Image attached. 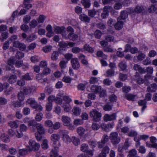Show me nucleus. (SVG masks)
<instances>
[{
	"instance_id": "obj_34",
	"label": "nucleus",
	"mask_w": 157,
	"mask_h": 157,
	"mask_svg": "<svg viewBox=\"0 0 157 157\" xmlns=\"http://www.w3.org/2000/svg\"><path fill=\"white\" fill-rule=\"evenodd\" d=\"M67 62L63 60L61 61L60 62L59 66L62 69L61 71L62 72H64L63 70L67 67L66 64Z\"/></svg>"
},
{
	"instance_id": "obj_22",
	"label": "nucleus",
	"mask_w": 157,
	"mask_h": 157,
	"mask_svg": "<svg viewBox=\"0 0 157 157\" xmlns=\"http://www.w3.org/2000/svg\"><path fill=\"white\" fill-rule=\"evenodd\" d=\"M80 19L82 21L89 22L90 21V17L84 14H82L79 16Z\"/></svg>"
},
{
	"instance_id": "obj_62",
	"label": "nucleus",
	"mask_w": 157,
	"mask_h": 157,
	"mask_svg": "<svg viewBox=\"0 0 157 157\" xmlns=\"http://www.w3.org/2000/svg\"><path fill=\"white\" fill-rule=\"evenodd\" d=\"M45 91L46 94H50L52 92L53 89L51 87L47 86L45 88Z\"/></svg>"
},
{
	"instance_id": "obj_17",
	"label": "nucleus",
	"mask_w": 157,
	"mask_h": 157,
	"mask_svg": "<svg viewBox=\"0 0 157 157\" xmlns=\"http://www.w3.org/2000/svg\"><path fill=\"white\" fill-rule=\"evenodd\" d=\"M157 89V85L155 83H152L148 86L147 90L148 92H155Z\"/></svg>"
},
{
	"instance_id": "obj_12",
	"label": "nucleus",
	"mask_w": 157,
	"mask_h": 157,
	"mask_svg": "<svg viewBox=\"0 0 157 157\" xmlns=\"http://www.w3.org/2000/svg\"><path fill=\"white\" fill-rule=\"evenodd\" d=\"M90 90L92 92L97 93L101 92L102 88L101 86L93 85L91 86Z\"/></svg>"
},
{
	"instance_id": "obj_7",
	"label": "nucleus",
	"mask_w": 157,
	"mask_h": 157,
	"mask_svg": "<svg viewBox=\"0 0 157 157\" xmlns=\"http://www.w3.org/2000/svg\"><path fill=\"white\" fill-rule=\"evenodd\" d=\"M13 45L14 47L18 48L22 51H24L26 48V46L25 44L18 41H14L13 42Z\"/></svg>"
},
{
	"instance_id": "obj_25",
	"label": "nucleus",
	"mask_w": 157,
	"mask_h": 157,
	"mask_svg": "<svg viewBox=\"0 0 157 157\" xmlns=\"http://www.w3.org/2000/svg\"><path fill=\"white\" fill-rule=\"evenodd\" d=\"M1 140L5 143L9 142L10 141V139L8 135L3 134L0 136Z\"/></svg>"
},
{
	"instance_id": "obj_58",
	"label": "nucleus",
	"mask_w": 157,
	"mask_h": 157,
	"mask_svg": "<svg viewBox=\"0 0 157 157\" xmlns=\"http://www.w3.org/2000/svg\"><path fill=\"white\" fill-rule=\"evenodd\" d=\"M59 45L60 48H64L67 47V42L61 41L59 42Z\"/></svg>"
},
{
	"instance_id": "obj_1",
	"label": "nucleus",
	"mask_w": 157,
	"mask_h": 157,
	"mask_svg": "<svg viewBox=\"0 0 157 157\" xmlns=\"http://www.w3.org/2000/svg\"><path fill=\"white\" fill-rule=\"evenodd\" d=\"M90 116L95 122H98L101 119L102 114L95 109H92L90 113Z\"/></svg>"
},
{
	"instance_id": "obj_57",
	"label": "nucleus",
	"mask_w": 157,
	"mask_h": 157,
	"mask_svg": "<svg viewBox=\"0 0 157 157\" xmlns=\"http://www.w3.org/2000/svg\"><path fill=\"white\" fill-rule=\"evenodd\" d=\"M103 12L101 13V17L102 19H105L108 17L109 15V11H105L103 10Z\"/></svg>"
},
{
	"instance_id": "obj_47",
	"label": "nucleus",
	"mask_w": 157,
	"mask_h": 157,
	"mask_svg": "<svg viewBox=\"0 0 157 157\" xmlns=\"http://www.w3.org/2000/svg\"><path fill=\"white\" fill-rule=\"evenodd\" d=\"M128 16V14L127 11H122L121 13V14L120 16L121 19L122 20H124Z\"/></svg>"
},
{
	"instance_id": "obj_5",
	"label": "nucleus",
	"mask_w": 157,
	"mask_h": 157,
	"mask_svg": "<svg viewBox=\"0 0 157 157\" xmlns=\"http://www.w3.org/2000/svg\"><path fill=\"white\" fill-rule=\"evenodd\" d=\"M14 61L12 59H10L8 61V65L6 67V71H10L12 73H14L15 72V68L13 66L14 64Z\"/></svg>"
},
{
	"instance_id": "obj_38",
	"label": "nucleus",
	"mask_w": 157,
	"mask_h": 157,
	"mask_svg": "<svg viewBox=\"0 0 157 157\" xmlns=\"http://www.w3.org/2000/svg\"><path fill=\"white\" fill-rule=\"evenodd\" d=\"M114 70L112 69H108L106 71V76L108 77L113 76L114 75Z\"/></svg>"
},
{
	"instance_id": "obj_15",
	"label": "nucleus",
	"mask_w": 157,
	"mask_h": 157,
	"mask_svg": "<svg viewBox=\"0 0 157 157\" xmlns=\"http://www.w3.org/2000/svg\"><path fill=\"white\" fill-rule=\"evenodd\" d=\"M37 103V102L33 98H28L26 102V104L29 105L32 108H33L36 105Z\"/></svg>"
},
{
	"instance_id": "obj_23",
	"label": "nucleus",
	"mask_w": 157,
	"mask_h": 157,
	"mask_svg": "<svg viewBox=\"0 0 157 157\" xmlns=\"http://www.w3.org/2000/svg\"><path fill=\"white\" fill-rule=\"evenodd\" d=\"M8 124L11 128H16L18 127L19 121H10L8 123Z\"/></svg>"
},
{
	"instance_id": "obj_21",
	"label": "nucleus",
	"mask_w": 157,
	"mask_h": 157,
	"mask_svg": "<svg viewBox=\"0 0 157 157\" xmlns=\"http://www.w3.org/2000/svg\"><path fill=\"white\" fill-rule=\"evenodd\" d=\"M138 103L140 106H142L141 111L143 112L147 107L146 104L147 101L145 100H140L138 101Z\"/></svg>"
},
{
	"instance_id": "obj_46",
	"label": "nucleus",
	"mask_w": 157,
	"mask_h": 157,
	"mask_svg": "<svg viewBox=\"0 0 157 157\" xmlns=\"http://www.w3.org/2000/svg\"><path fill=\"white\" fill-rule=\"evenodd\" d=\"M17 98L20 101H22L24 100L25 96L22 92L20 91L18 93Z\"/></svg>"
},
{
	"instance_id": "obj_10",
	"label": "nucleus",
	"mask_w": 157,
	"mask_h": 157,
	"mask_svg": "<svg viewBox=\"0 0 157 157\" xmlns=\"http://www.w3.org/2000/svg\"><path fill=\"white\" fill-rule=\"evenodd\" d=\"M116 115L115 113H113L111 115L105 114L104 117V120L105 121L113 120L116 119Z\"/></svg>"
},
{
	"instance_id": "obj_40",
	"label": "nucleus",
	"mask_w": 157,
	"mask_h": 157,
	"mask_svg": "<svg viewBox=\"0 0 157 157\" xmlns=\"http://www.w3.org/2000/svg\"><path fill=\"white\" fill-rule=\"evenodd\" d=\"M136 96L135 95L130 94L125 95V97L128 100L132 101H134Z\"/></svg>"
},
{
	"instance_id": "obj_11",
	"label": "nucleus",
	"mask_w": 157,
	"mask_h": 157,
	"mask_svg": "<svg viewBox=\"0 0 157 157\" xmlns=\"http://www.w3.org/2000/svg\"><path fill=\"white\" fill-rule=\"evenodd\" d=\"M144 10V8L143 6H137L135 7L134 9L130 10L131 13H139Z\"/></svg>"
},
{
	"instance_id": "obj_16",
	"label": "nucleus",
	"mask_w": 157,
	"mask_h": 157,
	"mask_svg": "<svg viewBox=\"0 0 157 157\" xmlns=\"http://www.w3.org/2000/svg\"><path fill=\"white\" fill-rule=\"evenodd\" d=\"M119 18H118L117 22L114 25V26L116 30H120L123 27V22L121 21L120 19L119 20Z\"/></svg>"
},
{
	"instance_id": "obj_41",
	"label": "nucleus",
	"mask_w": 157,
	"mask_h": 157,
	"mask_svg": "<svg viewBox=\"0 0 157 157\" xmlns=\"http://www.w3.org/2000/svg\"><path fill=\"white\" fill-rule=\"evenodd\" d=\"M64 110L66 112H68L71 109L70 105L69 103H64L63 105Z\"/></svg>"
},
{
	"instance_id": "obj_53",
	"label": "nucleus",
	"mask_w": 157,
	"mask_h": 157,
	"mask_svg": "<svg viewBox=\"0 0 157 157\" xmlns=\"http://www.w3.org/2000/svg\"><path fill=\"white\" fill-rule=\"evenodd\" d=\"M101 35V32L98 30H96L94 33V36L95 38L97 39H100Z\"/></svg>"
},
{
	"instance_id": "obj_29",
	"label": "nucleus",
	"mask_w": 157,
	"mask_h": 157,
	"mask_svg": "<svg viewBox=\"0 0 157 157\" xmlns=\"http://www.w3.org/2000/svg\"><path fill=\"white\" fill-rule=\"evenodd\" d=\"M44 75L41 74H37L36 76V79L39 81L43 82H45L47 80L46 78L43 79Z\"/></svg>"
},
{
	"instance_id": "obj_27",
	"label": "nucleus",
	"mask_w": 157,
	"mask_h": 157,
	"mask_svg": "<svg viewBox=\"0 0 157 157\" xmlns=\"http://www.w3.org/2000/svg\"><path fill=\"white\" fill-rule=\"evenodd\" d=\"M36 38V36L32 34L27 37L26 40L28 42H30L35 40Z\"/></svg>"
},
{
	"instance_id": "obj_44",
	"label": "nucleus",
	"mask_w": 157,
	"mask_h": 157,
	"mask_svg": "<svg viewBox=\"0 0 157 157\" xmlns=\"http://www.w3.org/2000/svg\"><path fill=\"white\" fill-rule=\"evenodd\" d=\"M59 53L57 52H54L52 54L51 59L53 60H56L58 59Z\"/></svg>"
},
{
	"instance_id": "obj_42",
	"label": "nucleus",
	"mask_w": 157,
	"mask_h": 157,
	"mask_svg": "<svg viewBox=\"0 0 157 157\" xmlns=\"http://www.w3.org/2000/svg\"><path fill=\"white\" fill-rule=\"evenodd\" d=\"M71 140L73 144L75 146H77L80 144V141L79 139L75 137H72Z\"/></svg>"
},
{
	"instance_id": "obj_54",
	"label": "nucleus",
	"mask_w": 157,
	"mask_h": 157,
	"mask_svg": "<svg viewBox=\"0 0 157 157\" xmlns=\"http://www.w3.org/2000/svg\"><path fill=\"white\" fill-rule=\"evenodd\" d=\"M97 55L98 57H101L105 59H107V56L104 54L102 51H98L97 52Z\"/></svg>"
},
{
	"instance_id": "obj_52",
	"label": "nucleus",
	"mask_w": 157,
	"mask_h": 157,
	"mask_svg": "<svg viewBox=\"0 0 157 157\" xmlns=\"http://www.w3.org/2000/svg\"><path fill=\"white\" fill-rule=\"evenodd\" d=\"M89 149L88 145L86 144H82L81 146V150L82 151H86Z\"/></svg>"
},
{
	"instance_id": "obj_37",
	"label": "nucleus",
	"mask_w": 157,
	"mask_h": 157,
	"mask_svg": "<svg viewBox=\"0 0 157 157\" xmlns=\"http://www.w3.org/2000/svg\"><path fill=\"white\" fill-rule=\"evenodd\" d=\"M41 145L43 149L46 150L48 149V141L46 139L44 140Z\"/></svg>"
},
{
	"instance_id": "obj_9",
	"label": "nucleus",
	"mask_w": 157,
	"mask_h": 157,
	"mask_svg": "<svg viewBox=\"0 0 157 157\" xmlns=\"http://www.w3.org/2000/svg\"><path fill=\"white\" fill-rule=\"evenodd\" d=\"M71 63L73 68L78 70L80 67V64L78 59L76 58H72L71 60Z\"/></svg>"
},
{
	"instance_id": "obj_48",
	"label": "nucleus",
	"mask_w": 157,
	"mask_h": 157,
	"mask_svg": "<svg viewBox=\"0 0 157 157\" xmlns=\"http://www.w3.org/2000/svg\"><path fill=\"white\" fill-rule=\"evenodd\" d=\"M84 49L90 53H92L94 51V49L90 47L89 45L86 44L84 46Z\"/></svg>"
},
{
	"instance_id": "obj_56",
	"label": "nucleus",
	"mask_w": 157,
	"mask_h": 157,
	"mask_svg": "<svg viewBox=\"0 0 157 157\" xmlns=\"http://www.w3.org/2000/svg\"><path fill=\"white\" fill-rule=\"evenodd\" d=\"M24 56V53L20 52H17L15 55L16 57L18 59H21L23 58Z\"/></svg>"
},
{
	"instance_id": "obj_14",
	"label": "nucleus",
	"mask_w": 157,
	"mask_h": 157,
	"mask_svg": "<svg viewBox=\"0 0 157 157\" xmlns=\"http://www.w3.org/2000/svg\"><path fill=\"white\" fill-rule=\"evenodd\" d=\"M36 128L38 132L40 134H43L45 132V129L42 124L40 123L36 124Z\"/></svg>"
},
{
	"instance_id": "obj_39",
	"label": "nucleus",
	"mask_w": 157,
	"mask_h": 157,
	"mask_svg": "<svg viewBox=\"0 0 157 157\" xmlns=\"http://www.w3.org/2000/svg\"><path fill=\"white\" fill-rule=\"evenodd\" d=\"M22 78L24 80L30 81L32 80L33 78L30 75L29 73H27L22 76Z\"/></svg>"
},
{
	"instance_id": "obj_61",
	"label": "nucleus",
	"mask_w": 157,
	"mask_h": 157,
	"mask_svg": "<svg viewBox=\"0 0 157 157\" xmlns=\"http://www.w3.org/2000/svg\"><path fill=\"white\" fill-rule=\"evenodd\" d=\"M109 99L111 102H114L116 101L117 97L115 95L113 94L109 96Z\"/></svg>"
},
{
	"instance_id": "obj_60",
	"label": "nucleus",
	"mask_w": 157,
	"mask_h": 157,
	"mask_svg": "<svg viewBox=\"0 0 157 157\" xmlns=\"http://www.w3.org/2000/svg\"><path fill=\"white\" fill-rule=\"evenodd\" d=\"M109 137L106 135H104L102 137L101 141L105 144L109 140Z\"/></svg>"
},
{
	"instance_id": "obj_33",
	"label": "nucleus",
	"mask_w": 157,
	"mask_h": 157,
	"mask_svg": "<svg viewBox=\"0 0 157 157\" xmlns=\"http://www.w3.org/2000/svg\"><path fill=\"white\" fill-rule=\"evenodd\" d=\"M17 80V76L15 75H12L9 78L8 81L10 83L12 84L16 82Z\"/></svg>"
},
{
	"instance_id": "obj_35",
	"label": "nucleus",
	"mask_w": 157,
	"mask_h": 157,
	"mask_svg": "<svg viewBox=\"0 0 157 157\" xmlns=\"http://www.w3.org/2000/svg\"><path fill=\"white\" fill-rule=\"evenodd\" d=\"M118 66L121 70L122 71L125 70L127 67L126 63L124 61H122L120 62L118 64Z\"/></svg>"
},
{
	"instance_id": "obj_26",
	"label": "nucleus",
	"mask_w": 157,
	"mask_h": 157,
	"mask_svg": "<svg viewBox=\"0 0 157 157\" xmlns=\"http://www.w3.org/2000/svg\"><path fill=\"white\" fill-rule=\"evenodd\" d=\"M72 111L74 115L78 116L80 115L81 110V109L79 107H74L72 109Z\"/></svg>"
},
{
	"instance_id": "obj_31",
	"label": "nucleus",
	"mask_w": 157,
	"mask_h": 157,
	"mask_svg": "<svg viewBox=\"0 0 157 157\" xmlns=\"http://www.w3.org/2000/svg\"><path fill=\"white\" fill-rule=\"evenodd\" d=\"M81 3L85 8H89L91 5L90 1L89 0H81Z\"/></svg>"
},
{
	"instance_id": "obj_13",
	"label": "nucleus",
	"mask_w": 157,
	"mask_h": 157,
	"mask_svg": "<svg viewBox=\"0 0 157 157\" xmlns=\"http://www.w3.org/2000/svg\"><path fill=\"white\" fill-rule=\"evenodd\" d=\"M133 69L136 71H138L139 73L141 74L145 73L146 70L142 67L141 66L138 64H135L133 66Z\"/></svg>"
},
{
	"instance_id": "obj_49",
	"label": "nucleus",
	"mask_w": 157,
	"mask_h": 157,
	"mask_svg": "<svg viewBox=\"0 0 157 157\" xmlns=\"http://www.w3.org/2000/svg\"><path fill=\"white\" fill-rule=\"evenodd\" d=\"M157 9V7H156L154 5H151L148 8V11L150 13H153L155 12Z\"/></svg>"
},
{
	"instance_id": "obj_32",
	"label": "nucleus",
	"mask_w": 157,
	"mask_h": 157,
	"mask_svg": "<svg viewBox=\"0 0 157 157\" xmlns=\"http://www.w3.org/2000/svg\"><path fill=\"white\" fill-rule=\"evenodd\" d=\"M97 13V11L94 9L90 10L88 11V15L91 17H93Z\"/></svg>"
},
{
	"instance_id": "obj_24",
	"label": "nucleus",
	"mask_w": 157,
	"mask_h": 157,
	"mask_svg": "<svg viewBox=\"0 0 157 157\" xmlns=\"http://www.w3.org/2000/svg\"><path fill=\"white\" fill-rule=\"evenodd\" d=\"M76 130L78 134L81 137H82L86 132V130L81 127L78 128Z\"/></svg>"
},
{
	"instance_id": "obj_18",
	"label": "nucleus",
	"mask_w": 157,
	"mask_h": 157,
	"mask_svg": "<svg viewBox=\"0 0 157 157\" xmlns=\"http://www.w3.org/2000/svg\"><path fill=\"white\" fill-rule=\"evenodd\" d=\"M61 120L65 126L67 125L71 121L70 118L66 116H62Z\"/></svg>"
},
{
	"instance_id": "obj_4",
	"label": "nucleus",
	"mask_w": 157,
	"mask_h": 157,
	"mask_svg": "<svg viewBox=\"0 0 157 157\" xmlns=\"http://www.w3.org/2000/svg\"><path fill=\"white\" fill-rule=\"evenodd\" d=\"M59 133L62 134L63 140L66 143L68 144L71 142V139L68 135V132L67 131L62 130L60 131Z\"/></svg>"
},
{
	"instance_id": "obj_51",
	"label": "nucleus",
	"mask_w": 157,
	"mask_h": 157,
	"mask_svg": "<svg viewBox=\"0 0 157 157\" xmlns=\"http://www.w3.org/2000/svg\"><path fill=\"white\" fill-rule=\"evenodd\" d=\"M81 51H83L82 49H80L77 47H74L72 49V52L74 53H78Z\"/></svg>"
},
{
	"instance_id": "obj_36",
	"label": "nucleus",
	"mask_w": 157,
	"mask_h": 157,
	"mask_svg": "<svg viewBox=\"0 0 157 157\" xmlns=\"http://www.w3.org/2000/svg\"><path fill=\"white\" fill-rule=\"evenodd\" d=\"M59 138V136L56 134H52L51 137V140L53 142H56L58 141Z\"/></svg>"
},
{
	"instance_id": "obj_55",
	"label": "nucleus",
	"mask_w": 157,
	"mask_h": 157,
	"mask_svg": "<svg viewBox=\"0 0 157 157\" xmlns=\"http://www.w3.org/2000/svg\"><path fill=\"white\" fill-rule=\"evenodd\" d=\"M43 114L41 113H39L36 114L35 117L36 120L39 121H40L43 118Z\"/></svg>"
},
{
	"instance_id": "obj_63",
	"label": "nucleus",
	"mask_w": 157,
	"mask_h": 157,
	"mask_svg": "<svg viewBox=\"0 0 157 157\" xmlns=\"http://www.w3.org/2000/svg\"><path fill=\"white\" fill-rule=\"evenodd\" d=\"M98 79L97 78L92 77L90 80V84H93L98 82Z\"/></svg>"
},
{
	"instance_id": "obj_43",
	"label": "nucleus",
	"mask_w": 157,
	"mask_h": 157,
	"mask_svg": "<svg viewBox=\"0 0 157 157\" xmlns=\"http://www.w3.org/2000/svg\"><path fill=\"white\" fill-rule=\"evenodd\" d=\"M44 124L46 126L50 128L52 127L53 123L52 121L47 120L45 121Z\"/></svg>"
},
{
	"instance_id": "obj_20",
	"label": "nucleus",
	"mask_w": 157,
	"mask_h": 157,
	"mask_svg": "<svg viewBox=\"0 0 157 157\" xmlns=\"http://www.w3.org/2000/svg\"><path fill=\"white\" fill-rule=\"evenodd\" d=\"M139 75L138 72H136V75L135 76L136 77L135 80L137 83L141 84L144 82L145 80L142 78L140 77L139 76Z\"/></svg>"
},
{
	"instance_id": "obj_50",
	"label": "nucleus",
	"mask_w": 157,
	"mask_h": 157,
	"mask_svg": "<svg viewBox=\"0 0 157 157\" xmlns=\"http://www.w3.org/2000/svg\"><path fill=\"white\" fill-rule=\"evenodd\" d=\"M28 152V150L26 148H23L20 149L19 151V154L21 155H26Z\"/></svg>"
},
{
	"instance_id": "obj_19",
	"label": "nucleus",
	"mask_w": 157,
	"mask_h": 157,
	"mask_svg": "<svg viewBox=\"0 0 157 157\" xmlns=\"http://www.w3.org/2000/svg\"><path fill=\"white\" fill-rule=\"evenodd\" d=\"M59 149L58 147H55L52 150L50 153V156L51 157H57L59 155L58 152Z\"/></svg>"
},
{
	"instance_id": "obj_64",
	"label": "nucleus",
	"mask_w": 157,
	"mask_h": 157,
	"mask_svg": "<svg viewBox=\"0 0 157 157\" xmlns=\"http://www.w3.org/2000/svg\"><path fill=\"white\" fill-rule=\"evenodd\" d=\"M60 123L59 122L55 123L52 126L53 129L54 130H57L59 129L60 126Z\"/></svg>"
},
{
	"instance_id": "obj_6",
	"label": "nucleus",
	"mask_w": 157,
	"mask_h": 157,
	"mask_svg": "<svg viewBox=\"0 0 157 157\" xmlns=\"http://www.w3.org/2000/svg\"><path fill=\"white\" fill-rule=\"evenodd\" d=\"M29 146L32 150L34 151H37L40 147V145L33 140H30L29 142Z\"/></svg>"
},
{
	"instance_id": "obj_8",
	"label": "nucleus",
	"mask_w": 157,
	"mask_h": 157,
	"mask_svg": "<svg viewBox=\"0 0 157 157\" xmlns=\"http://www.w3.org/2000/svg\"><path fill=\"white\" fill-rule=\"evenodd\" d=\"M130 144L128 143V139H126L125 143L123 146H121L120 145H119L118 150L120 152H123L124 150H127Z\"/></svg>"
},
{
	"instance_id": "obj_3",
	"label": "nucleus",
	"mask_w": 157,
	"mask_h": 157,
	"mask_svg": "<svg viewBox=\"0 0 157 157\" xmlns=\"http://www.w3.org/2000/svg\"><path fill=\"white\" fill-rule=\"evenodd\" d=\"M54 30L56 33L61 34L63 37L65 39H67V32L64 27L56 26L54 28Z\"/></svg>"
},
{
	"instance_id": "obj_30",
	"label": "nucleus",
	"mask_w": 157,
	"mask_h": 157,
	"mask_svg": "<svg viewBox=\"0 0 157 157\" xmlns=\"http://www.w3.org/2000/svg\"><path fill=\"white\" fill-rule=\"evenodd\" d=\"M137 153V151L136 149H132L129 151L127 157H135L136 156Z\"/></svg>"
},
{
	"instance_id": "obj_59",
	"label": "nucleus",
	"mask_w": 157,
	"mask_h": 157,
	"mask_svg": "<svg viewBox=\"0 0 157 157\" xmlns=\"http://www.w3.org/2000/svg\"><path fill=\"white\" fill-rule=\"evenodd\" d=\"M52 103L51 102L49 101L46 105V110L48 111H51L52 108Z\"/></svg>"
},
{
	"instance_id": "obj_2",
	"label": "nucleus",
	"mask_w": 157,
	"mask_h": 157,
	"mask_svg": "<svg viewBox=\"0 0 157 157\" xmlns=\"http://www.w3.org/2000/svg\"><path fill=\"white\" fill-rule=\"evenodd\" d=\"M111 142L113 145L118 144L120 141V139L118 136V134L116 132L111 133L109 136Z\"/></svg>"
},
{
	"instance_id": "obj_45",
	"label": "nucleus",
	"mask_w": 157,
	"mask_h": 157,
	"mask_svg": "<svg viewBox=\"0 0 157 157\" xmlns=\"http://www.w3.org/2000/svg\"><path fill=\"white\" fill-rule=\"evenodd\" d=\"M62 81L66 83H70L72 81V79L69 76H65L63 77Z\"/></svg>"
},
{
	"instance_id": "obj_28",
	"label": "nucleus",
	"mask_w": 157,
	"mask_h": 157,
	"mask_svg": "<svg viewBox=\"0 0 157 157\" xmlns=\"http://www.w3.org/2000/svg\"><path fill=\"white\" fill-rule=\"evenodd\" d=\"M22 104L17 101H13L10 104V106L12 107H18L21 106Z\"/></svg>"
}]
</instances>
